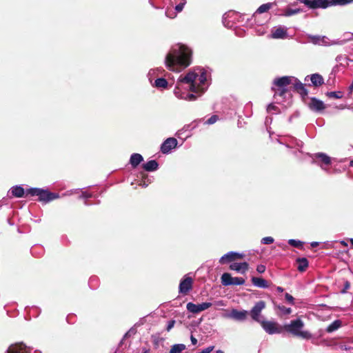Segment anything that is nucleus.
Segmentation results:
<instances>
[{
  "label": "nucleus",
  "instance_id": "nucleus-35",
  "mask_svg": "<svg viewBox=\"0 0 353 353\" xmlns=\"http://www.w3.org/2000/svg\"><path fill=\"white\" fill-rule=\"evenodd\" d=\"M288 243L294 248H302L303 245V242L300 240H296V239H290L288 240Z\"/></svg>",
  "mask_w": 353,
  "mask_h": 353
},
{
  "label": "nucleus",
  "instance_id": "nucleus-47",
  "mask_svg": "<svg viewBox=\"0 0 353 353\" xmlns=\"http://www.w3.org/2000/svg\"><path fill=\"white\" fill-rule=\"evenodd\" d=\"M265 266L263 265H259L256 267V271L261 274L263 273L265 271Z\"/></svg>",
  "mask_w": 353,
  "mask_h": 353
},
{
  "label": "nucleus",
  "instance_id": "nucleus-27",
  "mask_svg": "<svg viewBox=\"0 0 353 353\" xmlns=\"http://www.w3.org/2000/svg\"><path fill=\"white\" fill-rule=\"evenodd\" d=\"M143 168L148 172H154L159 168V164L155 160L148 161L147 163L143 165Z\"/></svg>",
  "mask_w": 353,
  "mask_h": 353
},
{
  "label": "nucleus",
  "instance_id": "nucleus-10",
  "mask_svg": "<svg viewBox=\"0 0 353 353\" xmlns=\"http://www.w3.org/2000/svg\"><path fill=\"white\" fill-rule=\"evenodd\" d=\"M270 37L274 39H284L288 38V28L283 26L274 27L271 31Z\"/></svg>",
  "mask_w": 353,
  "mask_h": 353
},
{
  "label": "nucleus",
  "instance_id": "nucleus-44",
  "mask_svg": "<svg viewBox=\"0 0 353 353\" xmlns=\"http://www.w3.org/2000/svg\"><path fill=\"white\" fill-rule=\"evenodd\" d=\"M59 197H60V196L58 193H54V192H50L49 202H50L54 199H59Z\"/></svg>",
  "mask_w": 353,
  "mask_h": 353
},
{
  "label": "nucleus",
  "instance_id": "nucleus-31",
  "mask_svg": "<svg viewBox=\"0 0 353 353\" xmlns=\"http://www.w3.org/2000/svg\"><path fill=\"white\" fill-rule=\"evenodd\" d=\"M341 321L336 320L327 327L326 331L328 333L333 332L336 331V330H338L341 327Z\"/></svg>",
  "mask_w": 353,
  "mask_h": 353
},
{
  "label": "nucleus",
  "instance_id": "nucleus-28",
  "mask_svg": "<svg viewBox=\"0 0 353 353\" xmlns=\"http://www.w3.org/2000/svg\"><path fill=\"white\" fill-rule=\"evenodd\" d=\"M153 87L159 89H164L168 86V81L165 78L159 77L157 78L154 83H150Z\"/></svg>",
  "mask_w": 353,
  "mask_h": 353
},
{
  "label": "nucleus",
  "instance_id": "nucleus-56",
  "mask_svg": "<svg viewBox=\"0 0 353 353\" xmlns=\"http://www.w3.org/2000/svg\"><path fill=\"white\" fill-rule=\"evenodd\" d=\"M276 290L279 292H283L284 289L282 288V287H280V286H278L276 287Z\"/></svg>",
  "mask_w": 353,
  "mask_h": 353
},
{
  "label": "nucleus",
  "instance_id": "nucleus-41",
  "mask_svg": "<svg viewBox=\"0 0 353 353\" xmlns=\"http://www.w3.org/2000/svg\"><path fill=\"white\" fill-rule=\"evenodd\" d=\"M274 239L272 237V236H266V237H264L261 239V243L263 244H265V245H269V244H271L274 242Z\"/></svg>",
  "mask_w": 353,
  "mask_h": 353
},
{
  "label": "nucleus",
  "instance_id": "nucleus-7",
  "mask_svg": "<svg viewBox=\"0 0 353 353\" xmlns=\"http://www.w3.org/2000/svg\"><path fill=\"white\" fill-rule=\"evenodd\" d=\"M260 324L265 332L269 334H280L282 331V328L275 321L264 319Z\"/></svg>",
  "mask_w": 353,
  "mask_h": 353
},
{
  "label": "nucleus",
  "instance_id": "nucleus-49",
  "mask_svg": "<svg viewBox=\"0 0 353 353\" xmlns=\"http://www.w3.org/2000/svg\"><path fill=\"white\" fill-rule=\"evenodd\" d=\"M276 107L274 104L270 103V104H269V105H268L267 111H268V112H272V111L276 110Z\"/></svg>",
  "mask_w": 353,
  "mask_h": 353
},
{
  "label": "nucleus",
  "instance_id": "nucleus-15",
  "mask_svg": "<svg viewBox=\"0 0 353 353\" xmlns=\"http://www.w3.org/2000/svg\"><path fill=\"white\" fill-rule=\"evenodd\" d=\"M310 41L315 45L330 46L335 44V42H329V39L325 36L310 35Z\"/></svg>",
  "mask_w": 353,
  "mask_h": 353
},
{
  "label": "nucleus",
  "instance_id": "nucleus-34",
  "mask_svg": "<svg viewBox=\"0 0 353 353\" xmlns=\"http://www.w3.org/2000/svg\"><path fill=\"white\" fill-rule=\"evenodd\" d=\"M40 188H30L26 190V197L30 196H37L39 192Z\"/></svg>",
  "mask_w": 353,
  "mask_h": 353
},
{
  "label": "nucleus",
  "instance_id": "nucleus-24",
  "mask_svg": "<svg viewBox=\"0 0 353 353\" xmlns=\"http://www.w3.org/2000/svg\"><path fill=\"white\" fill-rule=\"evenodd\" d=\"M143 161V157L139 153H133L130 159V163L133 168L138 166Z\"/></svg>",
  "mask_w": 353,
  "mask_h": 353
},
{
  "label": "nucleus",
  "instance_id": "nucleus-58",
  "mask_svg": "<svg viewBox=\"0 0 353 353\" xmlns=\"http://www.w3.org/2000/svg\"><path fill=\"white\" fill-rule=\"evenodd\" d=\"M131 332H132V331L130 330H129L127 333H125V337H126L128 334H130V333Z\"/></svg>",
  "mask_w": 353,
  "mask_h": 353
},
{
  "label": "nucleus",
  "instance_id": "nucleus-13",
  "mask_svg": "<svg viewBox=\"0 0 353 353\" xmlns=\"http://www.w3.org/2000/svg\"><path fill=\"white\" fill-rule=\"evenodd\" d=\"M192 278L189 277L188 276H185L179 283V293L185 294L192 289Z\"/></svg>",
  "mask_w": 353,
  "mask_h": 353
},
{
  "label": "nucleus",
  "instance_id": "nucleus-30",
  "mask_svg": "<svg viewBox=\"0 0 353 353\" xmlns=\"http://www.w3.org/2000/svg\"><path fill=\"white\" fill-rule=\"evenodd\" d=\"M221 283L225 285H232V280L233 277L231 276L229 273H223L221 276Z\"/></svg>",
  "mask_w": 353,
  "mask_h": 353
},
{
  "label": "nucleus",
  "instance_id": "nucleus-2",
  "mask_svg": "<svg viewBox=\"0 0 353 353\" xmlns=\"http://www.w3.org/2000/svg\"><path fill=\"white\" fill-rule=\"evenodd\" d=\"M191 49L185 45L173 46L165 58V65L170 71L179 72L188 67L192 62Z\"/></svg>",
  "mask_w": 353,
  "mask_h": 353
},
{
  "label": "nucleus",
  "instance_id": "nucleus-21",
  "mask_svg": "<svg viewBox=\"0 0 353 353\" xmlns=\"http://www.w3.org/2000/svg\"><path fill=\"white\" fill-rule=\"evenodd\" d=\"M9 192L16 198L26 197V190L21 185L12 186Z\"/></svg>",
  "mask_w": 353,
  "mask_h": 353
},
{
  "label": "nucleus",
  "instance_id": "nucleus-8",
  "mask_svg": "<svg viewBox=\"0 0 353 353\" xmlns=\"http://www.w3.org/2000/svg\"><path fill=\"white\" fill-rule=\"evenodd\" d=\"M212 305V303L204 302L200 304H194L189 302L186 305L187 310L192 314H198L202 311H204Z\"/></svg>",
  "mask_w": 353,
  "mask_h": 353
},
{
  "label": "nucleus",
  "instance_id": "nucleus-43",
  "mask_svg": "<svg viewBox=\"0 0 353 353\" xmlns=\"http://www.w3.org/2000/svg\"><path fill=\"white\" fill-rule=\"evenodd\" d=\"M285 300L290 304H291L292 305H294V297L291 294H290L288 293H285Z\"/></svg>",
  "mask_w": 353,
  "mask_h": 353
},
{
  "label": "nucleus",
  "instance_id": "nucleus-37",
  "mask_svg": "<svg viewBox=\"0 0 353 353\" xmlns=\"http://www.w3.org/2000/svg\"><path fill=\"white\" fill-rule=\"evenodd\" d=\"M276 307L281 311V312L284 315H288L292 312V309L290 307H286L284 305H277Z\"/></svg>",
  "mask_w": 353,
  "mask_h": 353
},
{
  "label": "nucleus",
  "instance_id": "nucleus-50",
  "mask_svg": "<svg viewBox=\"0 0 353 353\" xmlns=\"http://www.w3.org/2000/svg\"><path fill=\"white\" fill-rule=\"evenodd\" d=\"M350 287V283L348 281H346L345 283L344 289L341 291L342 293H345L346 290H348Z\"/></svg>",
  "mask_w": 353,
  "mask_h": 353
},
{
  "label": "nucleus",
  "instance_id": "nucleus-62",
  "mask_svg": "<svg viewBox=\"0 0 353 353\" xmlns=\"http://www.w3.org/2000/svg\"><path fill=\"white\" fill-rule=\"evenodd\" d=\"M350 243L353 245V239H350Z\"/></svg>",
  "mask_w": 353,
  "mask_h": 353
},
{
  "label": "nucleus",
  "instance_id": "nucleus-33",
  "mask_svg": "<svg viewBox=\"0 0 353 353\" xmlns=\"http://www.w3.org/2000/svg\"><path fill=\"white\" fill-rule=\"evenodd\" d=\"M272 4L271 3H264L260 6L256 11V13L261 14L268 12L271 8Z\"/></svg>",
  "mask_w": 353,
  "mask_h": 353
},
{
  "label": "nucleus",
  "instance_id": "nucleus-51",
  "mask_svg": "<svg viewBox=\"0 0 353 353\" xmlns=\"http://www.w3.org/2000/svg\"><path fill=\"white\" fill-rule=\"evenodd\" d=\"M190 340L192 345H195L197 344V339L193 335L190 336Z\"/></svg>",
  "mask_w": 353,
  "mask_h": 353
},
{
  "label": "nucleus",
  "instance_id": "nucleus-57",
  "mask_svg": "<svg viewBox=\"0 0 353 353\" xmlns=\"http://www.w3.org/2000/svg\"><path fill=\"white\" fill-rule=\"evenodd\" d=\"M216 353H224V352L221 350H218L216 351Z\"/></svg>",
  "mask_w": 353,
  "mask_h": 353
},
{
  "label": "nucleus",
  "instance_id": "nucleus-59",
  "mask_svg": "<svg viewBox=\"0 0 353 353\" xmlns=\"http://www.w3.org/2000/svg\"><path fill=\"white\" fill-rule=\"evenodd\" d=\"M341 243H342L343 245H345V246H347V243H345L344 241H341Z\"/></svg>",
  "mask_w": 353,
  "mask_h": 353
},
{
  "label": "nucleus",
  "instance_id": "nucleus-36",
  "mask_svg": "<svg viewBox=\"0 0 353 353\" xmlns=\"http://www.w3.org/2000/svg\"><path fill=\"white\" fill-rule=\"evenodd\" d=\"M330 98L341 99L343 97V92L341 91H333L327 93Z\"/></svg>",
  "mask_w": 353,
  "mask_h": 353
},
{
  "label": "nucleus",
  "instance_id": "nucleus-26",
  "mask_svg": "<svg viewBox=\"0 0 353 353\" xmlns=\"http://www.w3.org/2000/svg\"><path fill=\"white\" fill-rule=\"evenodd\" d=\"M37 196L39 201L43 202L45 203H49L50 191L40 188Z\"/></svg>",
  "mask_w": 353,
  "mask_h": 353
},
{
  "label": "nucleus",
  "instance_id": "nucleus-25",
  "mask_svg": "<svg viewBox=\"0 0 353 353\" xmlns=\"http://www.w3.org/2000/svg\"><path fill=\"white\" fill-rule=\"evenodd\" d=\"M296 263L298 264L297 269L301 272L305 271L309 265L308 260L305 257L296 259Z\"/></svg>",
  "mask_w": 353,
  "mask_h": 353
},
{
  "label": "nucleus",
  "instance_id": "nucleus-48",
  "mask_svg": "<svg viewBox=\"0 0 353 353\" xmlns=\"http://www.w3.org/2000/svg\"><path fill=\"white\" fill-rule=\"evenodd\" d=\"M165 15L171 19H173L176 17V14L172 12V10H167L165 12Z\"/></svg>",
  "mask_w": 353,
  "mask_h": 353
},
{
  "label": "nucleus",
  "instance_id": "nucleus-61",
  "mask_svg": "<svg viewBox=\"0 0 353 353\" xmlns=\"http://www.w3.org/2000/svg\"><path fill=\"white\" fill-rule=\"evenodd\" d=\"M84 204H85V205H90L87 201H85L84 202Z\"/></svg>",
  "mask_w": 353,
  "mask_h": 353
},
{
  "label": "nucleus",
  "instance_id": "nucleus-9",
  "mask_svg": "<svg viewBox=\"0 0 353 353\" xmlns=\"http://www.w3.org/2000/svg\"><path fill=\"white\" fill-rule=\"evenodd\" d=\"M248 312L247 310H238L232 309L230 313L225 314L223 316L237 321H244L247 319Z\"/></svg>",
  "mask_w": 353,
  "mask_h": 353
},
{
  "label": "nucleus",
  "instance_id": "nucleus-5",
  "mask_svg": "<svg viewBox=\"0 0 353 353\" xmlns=\"http://www.w3.org/2000/svg\"><path fill=\"white\" fill-rule=\"evenodd\" d=\"M311 157L312 163L319 165L322 170L329 172V170L326 167L331 163V158L329 156L323 152H318L312 154Z\"/></svg>",
  "mask_w": 353,
  "mask_h": 353
},
{
  "label": "nucleus",
  "instance_id": "nucleus-54",
  "mask_svg": "<svg viewBox=\"0 0 353 353\" xmlns=\"http://www.w3.org/2000/svg\"><path fill=\"white\" fill-rule=\"evenodd\" d=\"M215 304L219 306H224L225 305L223 301H219L216 302Z\"/></svg>",
  "mask_w": 353,
  "mask_h": 353
},
{
  "label": "nucleus",
  "instance_id": "nucleus-63",
  "mask_svg": "<svg viewBox=\"0 0 353 353\" xmlns=\"http://www.w3.org/2000/svg\"><path fill=\"white\" fill-rule=\"evenodd\" d=\"M71 194H72V192H70V194L69 193H65L64 195H70Z\"/></svg>",
  "mask_w": 353,
  "mask_h": 353
},
{
  "label": "nucleus",
  "instance_id": "nucleus-18",
  "mask_svg": "<svg viewBox=\"0 0 353 353\" xmlns=\"http://www.w3.org/2000/svg\"><path fill=\"white\" fill-rule=\"evenodd\" d=\"M309 79H310L312 84L315 87L320 86L323 85L324 83V79L323 77L318 73L307 75L305 78V81H308Z\"/></svg>",
  "mask_w": 353,
  "mask_h": 353
},
{
  "label": "nucleus",
  "instance_id": "nucleus-46",
  "mask_svg": "<svg viewBox=\"0 0 353 353\" xmlns=\"http://www.w3.org/2000/svg\"><path fill=\"white\" fill-rule=\"evenodd\" d=\"M92 196V194L91 193H89L88 192H82L81 194L80 195V199H88L91 198Z\"/></svg>",
  "mask_w": 353,
  "mask_h": 353
},
{
  "label": "nucleus",
  "instance_id": "nucleus-16",
  "mask_svg": "<svg viewBox=\"0 0 353 353\" xmlns=\"http://www.w3.org/2000/svg\"><path fill=\"white\" fill-rule=\"evenodd\" d=\"M249 268V264L247 262L242 263H232L230 265V269L231 270L236 271L240 274H245Z\"/></svg>",
  "mask_w": 353,
  "mask_h": 353
},
{
  "label": "nucleus",
  "instance_id": "nucleus-12",
  "mask_svg": "<svg viewBox=\"0 0 353 353\" xmlns=\"http://www.w3.org/2000/svg\"><path fill=\"white\" fill-rule=\"evenodd\" d=\"M177 145V140L175 138L170 137L165 139L161 145V151L163 154H169L172 149Z\"/></svg>",
  "mask_w": 353,
  "mask_h": 353
},
{
  "label": "nucleus",
  "instance_id": "nucleus-40",
  "mask_svg": "<svg viewBox=\"0 0 353 353\" xmlns=\"http://www.w3.org/2000/svg\"><path fill=\"white\" fill-rule=\"evenodd\" d=\"M301 11V10L299 8H296V9L288 8L285 11V15L286 16H292V15L299 13Z\"/></svg>",
  "mask_w": 353,
  "mask_h": 353
},
{
  "label": "nucleus",
  "instance_id": "nucleus-39",
  "mask_svg": "<svg viewBox=\"0 0 353 353\" xmlns=\"http://www.w3.org/2000/svg\"><path fill=\"white\" fill-rule=\"evenodd\" d=\"M180 2L178 3L175 8L174 10L176 12H180L183 10L185 5L186 4V0H179Z\"/></svg>",
  "mask_w": 353,
  "mask_h": 353
},
{
  "label": "nucleus",
  "instance_id": "nucleus-3",
  "mask_svg": "<svg viewBox=\"0 0 353 353\" xmlns=\"http://www.w3.org/2000/svg\"><path fill=\"white\" fill-rule=\"evenodd\" d=\"M273 84L278 87L277 89H275L274 87L272 89L274 91V99L279 103L282 102L281 100L278 99L279 97H285L288 94V89L287 88L288 85H290V89L296 91L302 97H305L308 94V91L305 88V85L293 76H284L276 78L273 81Z\"/></svg>",
  "mask_w": 353,
  "mask_h": 353
},
{
  "label": "nucleus",
  "instance_id": "nucleus-42",
  "mask_svg": "<svg viewBox=\"0 0 353 353\" xmlns=\"http://www.w3.org/2000/svg\"><path fill=\"white\" fill-rule=\"evenodd\" d=\"M218 119L219 117L217 115H212L205 122V123L208 125L214 124L215 122H216Z\"/></svg>",
  "mask_w": 353,
  "mask_h": 353
},
{
  "label": "nucleus",
  "instance_id": "nucleus-1",
  "mask_svg": "<svg viewBox=\"0 0 353 353\" xmlns=\"http://www.w3.org/2000/svg\"><path fill=\"white\" fill-rule=\"evenodd\" d=\"M208 88L206 71L197 68L185 76L181 75L176 81L174 94L179 99L194 101V94H202Z\"/></svg>",
  "mask_w": 353,
  "mask_h": 353
},
{
  "label": "nucleus",
  "instance_id": "nucleus-38",
  "mask_svg": "<svg viewBox=\"0 0 353 353\" xmlns=\"http://www.w3.org/2000/svg\"><path fill=\"white\" fill-rule=\"evenodd\" d=\"M232 285H242L245 283V279L242 277H233Z\"/></svg>",
  "mask_w": 353,
  "mask_h": 353
},
{
  "label": "nucleus",
  "instance_id": "nucleus-20",
  "mask_svg": "<svg viewBox=\"0 0 353 353\" xmlns=\"http://www.w3.org/2000/svg\"><path fill=\"white\" fill-rule=\"evenodd\" d=\"M298 1L304 3L310 8H321V6H324L325 0H297Z\"/></svg>",
  "mask_w": 353,
  "mask_h": 353
},
{
  "label": "nucleus",
  "instance_id": "nucleus-52",
  "mask_svg": "<svg viewBox=\"0 0 353 353\" xmlns=\"http://www.w3.org/2000/svg\"><path fill=\"white\" fill-rule=\"evenodd\" d=\"M292 141L296 143V145L299 147H301L302 145H303V143L302 141H298L296 140V139H292Z\"/></svg>",
  "mask_w": 353,
  "mask_h": 353
},
{
  "label": "nucleus",
  "instance_id": "nucleus-60",
  "mask_svg": "<svg viewBox=\"0 0 353 353\" xmlns=\"http://www.w3.org/2000/svg\"><path fill=\"white\" fill-rule=\"evenodd\" d=\"M350 165L353 167V160H352L350 163Z\"/></svg>",
  "mask_w": 353,
  "mask_h": 353
},
{
  "label": "nucleus",
  "instance_id": "nucleus-23",
  "mask_svg": "<svg viewBox=\"0 0 353 353\" xmlns=\"http://www.w3.org/2000/svg\"><path fill=\"white\" fill-rule=\"evenodd\" d=\"M164 73H165L164 69L161 67L151 69L149 70V72L148 73V80L150 83H152L153 78L160 76V75H163Z\"/></svg>",
  "mask_w": 353,
  "mask_h": 353
},
{
  "label": "nucleus",
  "instance_id": "nucleus-55",
  "mask_svg": "<svg viewBox=\"0 0 353 353\" xmlns=\"http://www.w3.org/2000/svg\"><path fill=\"white\" fill-rule=\"evenodd\" d=\"M140 185H141L142 187H147L148 186V183L145 182V180H143L142 181H141Z\"/></svg>",
  "mask_w": 353,
  "mask_h": 353
},
{
  "label": "nucleus",
  "instance_id": "nucleus-11",
  "mask_svg": "<svg viewBox=\"0 0 353 353\" xmlns=\"http://www.w3.org/2000/svg\"><path fill=\"white\" fill-rule=\"evenodd\" d=\"M243 256L244 255L243 254L239 252L232 251L228 252L219 259V263L221 264L228 263L235 260L242 259Z\"/></svg>",
  "mask_w": 353,
  "mask_h": 353
},
{
  "label": "nucleus",
  "instance_id": "nucleus-6",
  "mask_svg": "<svg viewBox=\"0 0 353 353\" xmlns=\"http://www.w3.org/2000/svg\"><path fill=\"white\" fill-rule=\"evenodd\" d=\"M265 307V303L263 301L256 302L252 307L248 314H250L252 319L259 323L264 320L263 316L261 315V312Z\"/></svg>",
  "mask_w": 353,
  "mask_h": 353
},
{
  "label": "nucleus",
  "instance_id": "nucleus-45",
  "mask_svg": "<svg viewBox=\"0 0 353 353\" xmlns=\"http://www.w3.org/2000/svg\"><path fill=\"white\" fill-rule=\"evenodd\" d=\"M175 320H170L168 322L166 330L168 332L170 331V330L175 325Z\"/></svg>",
  "mask_w": 353,
  "mask_h": 353
},
{
  "label": "nucleus",
  "instance_id": "nucleus-14",
  "mask_svg": "<svg viewBox=\"0 0 353 353\" xmlns=\"http://www.w3.org/2000/svg\"><path fill=\"white\" fill-rule=\"evenodd\" d=\"M30 349L23 343L11 345L6 353H30Z\"/></svg>",
  "mask_w": 353,
  "mask_h": 353
},
{
  "label": "nucleus",
  "instance_id": "nucleus-4",
  "mask_svg": "<svg viewBox=\"0 0 353 353\" xmlns=\"http://www.w3.org/2000/svg\"><path fill=\"white\" fill-rule=\"evenodd\" d=\"M304 322L297 318L292 320L288 324L284 325V329L288 333L294 336L301 338L303 339L309 340L312 338V334L307 330H303Z\"/></svg>",
  "mask_w": 353,
  "mask_h": 353
},
{
  "label": "nucleus",
  "instance_id": "nucleus-19",
  "mask_svg": "<svg viewBox=\"0 0 353 353\" xmlns=\"http://www.w3.org/2000/svg\"><path fill=\"white\" fill-rule=\"evenodd\" d=\"M353 3V0H325L324 6H321V8H327L333 6H345Z\"/></svg>",
  "mask_w": 353,
  "mask_h": 353
},
{
  "label": "nucleus",
  "instance_id": "nucleus-29",
  "mask_svg": "<svg viewBox=\"0 0 353 353\" xmlns=\"http://www.w3.org/2000/svg\"><path fill=\"white\" fill-rule=\"evenodd\" d=\"M234 13L232 12H229L228 13H225L223 16V23L224 26L231 28L233 26V23L232 22V15H234Z\"/></svg>",
  "mask_w": 353,
  "mask_h": 353
},
{
  "label": "nucleus",
  "instance_id": "nucleus-32",
  "mask_svg": "<svg viewBox=\"0 0 353 353\" xmlns=\"http://www.w3.org/2000/svg\"><path fill=\"white\" fill-rule=\"evenodd\" d=\"M185 348L186 347L184 344H174L171 347L169 353H181Z\"/></svg>",
  "mask_w": 353,
  "mask_h": 353
},
{
  "label": "nucleus",
  "instance_id": "nucleus-22",
  "mask_svg": "<svg viewBox=\"0 0 353 353\" xmlns=\"http://www.w3.org/2000/svg\"><path fill=\"white\" fill-rule=\"evenodd\" d=\"M251 281L252 284L257 288L263 289H266L268 288V281L263 278L253 276Z\"/></svg>",
  "mask_w": 353,
  "mask_h": 353
},
{
  "label": "nucleus",
  "instance_id": "nucleus-53",
  "mask_svg": "<svg viewBox=\"0 0 353 353\" xmlns=\"http://www.w3.org/2000/svg\"><path fill=\"white\" fill-rule=\"evenodd\" d=\"M319 242H316V241H313L310 243V245L312 247V248H315L316 247L317 245H319Z\"/></svg>",
  "mask_w": 353,
  "mask_h": 353
},
{
  "label": "nucleus",
  "instance_id": "nucleus-64",
  "mask_svg": "<svg viewBox=\"0 0 353 353\" xmlns=\"http://www.w3.org/2000/svg\"><path fill=\"white\" fill-rule=\"evenodd\" d=\"M268 122H270V120H268V119L267 118V119H266V122H268Z\"/></svg>",
  "mask_w": 353,
  "mask_h": 353
},
{
  "label": "nucleus",
  "instance_id": "nucleus-17",
  "mask_svg": "<svg viewBox=\"0 0 353 353\" xmlns=\"http://www.w3.org/2000/svg\"><path fill=\"white\" fill-rule=\"evenodd\" d=\"M309 108L313 111L320 112L323 110L325 106L322 101L313 97L311 99V101L309 103Z\"/></svg>",
  "mask_w": 353,
  "mask_h": 353
}]
</instances>
